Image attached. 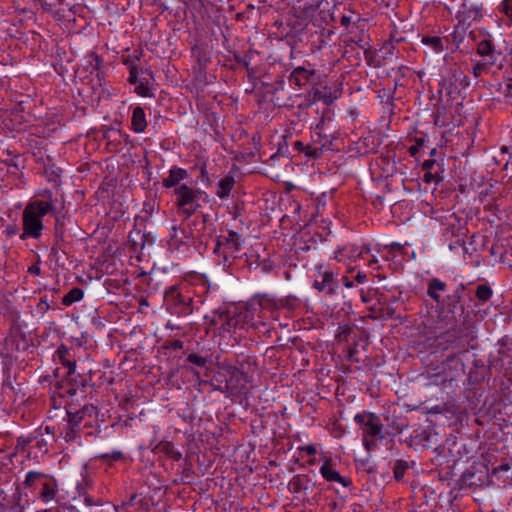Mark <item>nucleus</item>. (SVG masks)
<instances>
[{"mask_svg":"<svg viewBox=\"0 0 512 512\" xmlns=\"http://www.w3.org/2000/svg\"><path fill=\"white\" fill-rule=\"evenodd\" d=\"M248 375L238 369L231 370L226 387L232 395H240L248 390Z\"/></svg>","mask_w":512,"mask_h":512,"instance_id":"5","label":"nucleus"},{"mask_svg":"<svg viewBox=\"0 0 512 512\" xmlns=\"http://www.w3.org/2000/svg\"><path fill=\"white\" fill-rule=\"evenodd\" d=\"M93 57H94V60L96 62L95 67L98 69V67H99V65L101 63V60H100V58L98 56H93Z\"/></svg>","mask_w":512,"mask_h":512,"instance_id":"39","label":"nucleus"},{"mask_svg":"<svg viewBox=\"0 0 512 512\" xmlns=\"http://www.w3.org/2000/svg\"><path fill=\"white\" fill-rule=\"evenodd\" d=\"M465 244L466 242L464 239L458 238L454 244L449 245V248L450 250H455L457 247L465 249Z\"/></svg>","mask_w":512,"mask_h":512,"instance_id":"30","label":"nucleus"},{"mask_svg":"<svg viewBox=\"0 0 512 512\" xmlns=\"http://www.w3.org/2000/svg\"><path fill=\"white\" fill-rule=\"evenodd\" d=\"M64 395L61 386L58 384L51 390V400L55 409L61 408L63 404Z\"/></svg>","mask_w":512,"mask_h":512,"instance_id":"18","label":"nucleus"},{"mask_svg":"<svg viewBox=\"0 0 512 512\" xmlns=\"http://www.w3.org/2000/svg\"><path fill=\"white\" fill-rule=\"evenodd\" d=\"M444 377L443 382L454 381L459 378L465 372V367L462 360L456 356L449 357L443 366Z\"/></svg>","mask_w":512,"mask_h":512,"instance_id":"6","label":"nucleus"},{"mask_svg":"<svg viewBox=\"0 0 512 512\" xmlns=\"http://www.w3.org/2000/svg\"><path fill=\"white\" fill-rule=\"evenodd\" d=\"M46 431L50 433V428L48 426L46 427Z\"/></svg>","mask_w":512,"mask_h":512,"instance_id":"44","label":"nucleus"},{"mask_svg":"<svg viewBox=\"0 0 512 512\" xmlns=\"http://www.w3.org/2000/svg\"><path fill=\"white\" fill-rule=\"evenodd\" d=\"M503 11L505 15L512 20V0L503 1Z\"/></svg>","mask_w":512,"mask_h":512,"instance_id":"27","label":"nucleus"},{"mask_svg":"<svg viewBox=\"0 0 512 512\" xmlns=\"http://www.w3.org/2000/svg\"><path fill=\"white\" fill-rule=\"evenodd\" d=\"M174 192L179 214L185 219L190 218L201 207L199 199L205 194L200 189H194L186 184L176 187Z\"/></svg>","mask_w":512,"mask_h":512,"instance_id":"3","label":"nucleus"},{"mask_svg":"<svg viewBox=\"0 0 512 512\" xmlns=\"http://www.w3.org/2000/svg\"><path fill=\"white\" fill-rule=\"evenodd\" d=\"M343 284L346 288H352L354 286L353 282L348 279V277L344 276L342 278Z\"/></svg>","mask_w":512,"mask_h":512,"instance_id":"35","label":"nucleus"},{"mask_svg":"<svg viewBox=\"0 0 512 512\" xmlns=\"http://www.w3.org/2000/svg\"><path fill=\"white\" fill-rule=\"evenodd\" d=\"M187 359L190 363H193L199 367L205 366L207 362L206 358L194 353L190 354Z\"/></svg>","mask_w":512,"mask_h":512,"instance_id":"25","label":"nucleus"},{"mask_svg":"<svg viewBox=\"0 0 512 512\" xmlns=\"http://www.w3.org/2000/svg\"><path fill=\"white\" fill-rule=\"evenodd\" d=\"M488 195L487 190L480 192V198L486 197Z\"/></svg>","mask_w":512,"mask_h":512,"instance_id":"42","label":"nucleus"},{"mask_svg":"<svg viewBox=\"0 0 512 512\" xmlns=\"http://www.w3.org/2000/svg\"><path fill=\"white\" fill-rule=\"evenodd\" d=\"M258 306L259 310H272L274 307V302L271 298H269L267 295H263L259 297L257 302L254 304V306Z\"/></svg>","mask_w":512,"mask_h":512,"instance_id":"21","label":"nucleus"},{"mask_svg":"<svg viewBox=\"0 0 512 512\" xmlns=\"http://www.w3.org/2000/svg\"><path fill=\"white\" fill-rule=\"evenodd\" d=\"M56 353H57L58 358H59L60 360H62V359H63V357H64V352L61 350V348H58V350H57V352H56Z\"/></svg>","mask_w":512,"mask_h":512,"instance_id":"37","label":"nucleus"},{"mask_svg":"<svg viewBox=\"0 0 512 512\" xmlns=\"http://www.w3.org/2000/svg\"><path fill=\"white\" fill-rule=\"evenodd\" d=\"M314 73V69H306L302 66L296 67L291 74V81L297 86H303L310 80Z\"/></svg>","mask_w":512,"mask_h":512,"instance_id":"13","label":"nucleus"},{"mask_svg":"<svg viewBox=\"0 0 512 512\" xmlns=\"http://www.w3.org/2000/svg\"><path fill=\"white\" fill-rule=\"evenodd\" d=\"M188 178L187 170L180 167H172L169 175L163 179V186L165 188H172L180 186L179 183Z\"/></svg>","mask_w":512,"mask_h":512,"instance_id":"9","label":"nucleus"},{"mask_svg":"<svg viewBox=\"0 0 512 512\" xmlns=\"http://www.w3.org/2000/svg\"><path fill=\"white\" fill-rule=\"evenodd\" d=\"M136 498V495H133L130 499V502L132 503L134 501V499Z\"/></svg>","mask_w":512,"mask_h":512,"instance_id":"43","label":"nucleus"},{"mask_svg":"<svg viewBox=\"0 0 512 512\" xmlns=\"http://www.w3.org/2000/svg\"><path fill=\"white\" fill-rule=\"evenodd\" d=\"M242 244V240L239 234L236 232H230L228 237L225 238L224 243L218 242L217 248H219L221 245H224L225 251L229 253H234L240 250Z\"/></svg>","mask_w":512,"mask_h":512,"instance_id":"14","label":"nucleus"},{"mask_svg":"<svg viewBox=\"0 0 512 512\" xmlns=\"http://www.w3.org/2000/svg\"><path fill=\"white\" fill-rule=\"evenodd\" d=\"M320 474L326 481L338 482L343 487H348L350 485V481L342 477L339 472L334 469L331 459H325L324 463L320 467Z\"/></svg>","mask_w":512,"mask_h":512,"instance_id":"7","label":"nucleus"},{"mask_svg":"<svg viewBox=\"0 0 512 512\" xmlns=\"http://www.w3.org/2000/svg\"><path fill=\"white\" fill-rule=\"evenodd\" d=\"M375 263H377V259H376V257H372V259L369 260L368 265L372 266Z\"/></svg>","mask_w":512,"mask_h":512,"instance_id":"41","label":"nucleus"},{"mask_svg":"<svg viewBox=\"0 0 512 512\" xmlns=\"http://www.w3.org/2000/svg\"><path fill=\"white\" fill-rule=\"evenodd\" d=\"M50 204L42 201L30 203L23 213L24 235L37 238L40 236L43 224L42 217L47 214Z\"/></svg>","mask_w":512,"mask_h":512,"instance_id":"2","label":"nucleus"},{"mask_svg":"<svg viewBox=\"0 0 512 512\" xmlns=\"http://www.w3.org/2000/svg\"><path fill=\"white\" fill-rule=\"evenodd\" d=\"M511 469V466L508 462L503 463L493 469V474L498 475L501 472H507Z\"/></svg>","mask_w":512,"mask_h":512,"instance_id":"28","label":"nucleus"},{"mask_svg":"<svg viewBox=\"0 0 512 512\" xmlns=\"http://www.w3.org/2000/svg\"><path fill=\"white\" fill-rule=\"evenodd\" d=\"M371 250L368 246L363 245L360 247H352L350 250L351 257L357 259L365 258L366 255L370 254Z\"/></svg>","mask_w":512,"mask_h":512,"instance_id":"22","label":"nucleus"},{"mask_svg":"<svg viewBox=\"0 0 512 512\" xmlns=\"http://www.w3.org/2000/svg\"><path fill=\"white\" fill-rule=\"evenodd\" d=\"M43 500L48 503L55 497V490L52 487L44 486L41 492Z\"/></svg>","mask_w":512,"mask_h":512,"instance_id":"24","label":"nucleus"},{"mask_svg":"<svg viewBox=\"0 0 512 512\" xmlns=\"http://www.w3.org/2000/svg\"><path fill=\"white\" fill-rule=\"evenodd\" d=\"M122 457V453L121 452H114L113 453V459H120Z\"/></svg>","mask_w":512,"mask_h":512,"instance_id":"40","label":"nucleus"},{"mask_svg":"<svg viewBox=\"0 0 512 512\" xmlns=\"http://www.w3.org/2000/svg\"><path fill=\"white\" fill-rule=\"evenodd\" d=\"M425 144V139L423 137H419V138H416L415 139V144L412 145L410 148H409V152L412 156H415L420 148Z\"/></svg>","mask_w":512,"mask_h":512,"instance_id":"26","label":"nucleus"},{"mask_svg":"<svg viewBox=\"0 0 512 512\" xmlns=\"http://www.w3.org/2000/svg\"><path fill=\"white\" fill-rule=\"evenodd\" d=\"M447 285L438 278H431L427 284V294L435 302L440 303L442 294L446 291Z\"/></svg>","mask_w":512,"mask_h":512,"instance_id":"10","label":"nucleus"},{"mask_svg":"<svg viewBox=\"0 0 512 512\" xmlns=\"http://www.w3.org/2000/svg\"><path fill=\"white\" fill-rule=\"evenodd\" d=\"M76 364L75 362H66V374L70 375L75 372Z\"/></svg>","mask_w":512,"mask_h":512,"instance_id":"31","label":"nucleus"},{"mask_svg":"<svg viewBox=\"0 0 512 512\" xmlns=\"http://www.w3.org/2000/svg\"><path fill=\"white\" fill-rule=\"evenodd\" d=\"M421 42L424 45L430 46L435 52H441L443 50V44L440 37L433 36H425L422 38Z\"/></svg>","mask_w":512,"mask_h":512,"instance_id":"17","label":"nucleus"},{"mask_svg":"<svg viewBox=\"0 0 512 512\" xmlns=\"http://www.w3.org/2000/svg\"><path fill=\"white\" fill-rule=\"evenodd\" d=\"M188 238L189 236L183 228L175 223L172 225L169 240L171 247L178 249L181 245L187 242Z\"/></svg>","mask_w":512,"mask_h":512,"instance_id":"12","label":"nucleus"},{"mask_svg":"<svg viewBox=\"0 0 512 512\" xmlns=\"http://www.w3.org/2000/svg\"><path fill=\"white\" fill-rule=\"evenodd\" d=\"M354 421L362 430L363 442L367 449L375 446L377 441L384 438L381 420L374 413H358L354 416Z\"/></svg>","mask_w":512,"mask_h":512,"instance_id":"1","label":"nucleus"},{"mask_svg":"<svg viewBox=\"0 0 512 512\" xmlns=\"http://www.w3.org/2000/svg\"><path fill=\"white\" fill-rule=\"evenodd\" d=\"M477 53L481 56H488L492 53V45L489 41L483 40L478 44Z\"/></svg>","mask_w":512,"mask_h":512,"instance_id":"23","label":"nucleus"},{"mask_svg":"<svg viewBox=\"0 0 512 512\" xmlns=\"http://www.w3.org/2000/svg\"><path fill=\"white\" fill-rule=\"evenodd\" d=\"M355 279H356V281H357L358 283H360V284L365 283V282H366V275H365L364 273H360V272H359V273L356 275V278H355Z\"/></svg>","mask_w":512,"mask_h":512,"instance_id":"34","label":"nucleus"},{"mask_svg":"<svg viewBox=\"0 0 512 512\" xmlns=\"http://www.w3.org/2000/svg\"><path fill=\"white\" fill-rule=\"evenodd\" d=\"M147 127L146 115L142 107L137 106L133 109L131 117V129L135 133H143Z\"/></svg>","mask_w":512,"mask_h":512,"instance_id":"11","label":"nucleus"},{"mask_svg":"<svg viewBox=\"0 0 512 512\" xmlns=\"http://www.w3.org/2000/svg\"><path fill=\"white\" fill-rule=\"evenodd\" d=\"M29 271H30L31 273H35V274H37V273L39 272V268H38V267H36V266H32V267H30V268H29Z\"/></svg>","mask_w":512,"mask_h":512,"instance_id":"38","label":"nucleus"},{"mask_svg":"<svg viewBox=\"0 0 512 512\" xmlns=\"http://www.w3.org/2000/svg\"><path fill=\"white\" fill-rule=\"evenodd\" d=\"M83 290L80 288H73L66 294V306L77 302L83 298Z\"/></svg>","mask_w":512,"mask_h":512,"instance_id":"20","label":"nucleus"},{"mask_svg":"<svg viewBox=\"0 0 512 512\" xmlns=\"http://www.w3.org/2000/svg\"><path fill=\"white\" fill-rule=\"evenodd\" d=\"M171 348L174 350L182 349L183 348V342L180 340H174L171 343Z\"/></svg>","mask_w":512,"mask_h":512,"instance_id":"33","label":"nucleus"},{"mask_svg":"<svg viewBox=\"0 0 512 512\" xmlns=\"http://www.w3.org/2000/svg\"><path fill=\"white\" fill-rule=\"evenodd\" d=\"M352 22V17L351 16H347V15H343L341 17V24L342 26L344 27H348Z\"/></svg>","mask_w":512,"mask_h":512,"instance_id":"32","label":"nucleus"},{"mask_svg":"<svg viewBox=\"0 0 512 512\" xmlns=\"http://www.w3.org/2000/svg\"><path fill=\"white\" fill-rule=\"evenodd\" d=\"M68 393L75 394V391L68 390Z\"/></svg>","mask_w":512,"mask_h":512,"instance_id":"45","label":"nucleus"},{"mask_svg":"<svg viewBox=\"0 0 512 512\" xmlns=\"http://www.w3.org/2000/svg\"><path fill=\"white\" fill-rule=\"evenodd\" d=\"M67 422L69 424V430H66V442L77 437L80 432V424L83 420L84 412L77 410L75 412L66 411Z\"/></svg>","mask_w":512,"mask_h":512,"instance_id":"8","label":"nucleus"},{"mask_svg":"<svg viewBox=\"0 0 512 512\" xmlns=\"http://www.w3.org/2000/svg\"><path fill=\"white\" fill-rule=\"evenodd\" d=\"M301 451H304L307 455L313 456L317 453V449L315 445H307L299 448Z\"/></svg>","mask_w":512,"mask_h":512,"instance_id":"29","label":"nucleus"},{"mask_svg":"<svg viewBox=\"0 0 512 512\" xmlns=\"http://www.w3.org/2000/svg\"><path fill=\"white\" fill-rule=\"evenodd\" d=\"M492 296V289L485 284H481L476 289V297L482 301L486 302L488 301Z\"/></svg>","mask_w":512,"mask_h":512,"instance_id":"19","label":"nucleus"},{"mask_svg":"<svg viewBox=\"0 0 512 512\" xmlns=\"http://www.w3.org/2000/svg\"><path fill=\"white\" fill-rule=\"evenodd\" d=\"M394 475L397 480L401 479L403 477V470H400V468L397 466L394 470Z\"/></svg>","mask_w":512,"mask_h":512,"instance_id":"36","label":"nucleus"},{"mask_svg":"<svg viewBox=\"0 0 512 512\" xmlns=\"http://www.w3.org/2000/svg\"><path fill=\"white\" fill-rule=\"evenodd\" d=\"M337 273L326 267L324 264L315 266V279L313 286L319 291L332 295L337 290Z\"/></svg>","mask_w":512,"mask_h":512,"instance_id":"4","label":"nucleus"},{"mask_svg":"<svg viewBox=\"0 0 512 512\" xmlns=\"http://www.w3.org/2000/svg\"><path fill=\"white\" fill-rule=\"evenodd\" d=\"M234 183V178L231 176L221 178L217 183V196L219 198H225L228 196L234 187Z\"/></svg>","mask_w":512,"mask_h":512,"instance_id":"16","label":"nucleus"},{"mask_svg":"<svg viewBox=\"0 0 512 512\" xmlns=\"http://www.w3.org/2000/svg\"><path fill=\"white\" fill-rule=\"evenodd\" d=\"M339 96L340 90L338 88L332 90L331 88L324 87L323 89L317 90L314 93L315 99L318 101H322L325 104H331Z\"/></svg>","mask_w":512,"mask_h":512,"instance_id":"15","label":"nucleus"},{"mask_svg":"<svg viewBox=\"0 0 512 512\" xmlns=\"http://www.w3.org/2000/svg\"><path fill=\"white\" fill-rule=\"evenodd\" d=\"M100 512H104V510H101Z\"/></svg>","mask_w":512,"mask_h":512,"instance_id":"46","label":"nucleus"}]
</instances>
